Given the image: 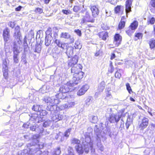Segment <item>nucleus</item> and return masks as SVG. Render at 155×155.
I'll return each instance as SVG.
<instances>
[{"instance_id":"42","label":"nucleus","mask_w":155,"mask_h":155,"mask_svg":"<svg viewBox=\"0 0 155 155\" xmlns=\"http://www.w3.org/2000/svg\"><path fill=\"white\" fill-rule=\"evenodd\" d=\"M126 86L127 89L128 91V92L130 93L131 92H132V90L130 86V84L129 83H127L126 84Z\"/></svg>"},{"instance_id":"26","label":"nucleus","mask_w":155,"mask_h":155,"mask_svg":"<svg viewBox=\"0 0 155 155\" xmlns=\"http://www.w3.org/2000/svg\"><path fill=\"white\" fill-rule=\"evenodd\" d=\"M81 141L77 138H74L71 140V143L73 145H78L80 144Z\"/></svg>"},{"instance_id":"55","label":"nucleus","mask_w":155,"mask_h":155,"mask_svg":"<svg viewBox=\"0 0 155 155\" xmlns=\"http://www.w3.org/2000/svg\"><path fill=\"white\" fill-rule=\"evenodd\" d=\"M120 9V6H117L115 8V12L116 13H117L119 12Z\"/></svg>"},{"instance_id":"49","label":"nucleus","mask_w":155,"mask_h":155,"mask_svg":"<svg viewBox=\"0 0 155 155\" xmlns=\"http://www.w3.org/2000/svg\"><path fill=\"white\" fill-rule=\"evenodd\" d=\"M80 10L79 7L77 6H75L73 8V11L75 12H77Z\"/></svg>"},{"instance_id":"56","label":"nucleus","mask_w":155,"mask_h":155,"mask_svg":"<svg viewBox=\"0 0 155 155\" xmlns=\"http://www.w3.org/2000/svg\"><path fill=\"white\" fill-rule=\"evenodd\" d=\"M106 16L108 17L110 16L111 15V12L110 11H107L106 10Z\"/></svg>"},{"instance_id":"1","label":"nucleus","mask_w":155,"mask_h":155,"mask_svg":"<svg viewBox=\"0 0 155 155\" xmlns=\"http://www.w3.org/2000/svg\"><path fill=\"white\" fill-rule=\"evenodd\" d=\"M91 132H86L84 134L85 138V142L83 143L84 147L81 144L78 145H75V148L76 151L79 154H82L84 150L87 153L90 149H92L93 143L91 141Z\"/></svg>"},{"instance_id":"41","label":"nucleus","mask_w":155,"mask_h":155,"mask_svg":"<svg viewBox=\"0 0 155 155\" xmlns=\"http://www.w3.org/2000/svg\"><path fill=\"white\" fill-rule=\"evenodd\" d=\"M61 151L60 147H58L54 151V153L53 155H59L61 153Z\"/></svg>"},{"instance_id":"53","label":"nucleus","mask_w":155,"mask_h":155,"mask_svg":"<svg viewBox=\"0 0 155 155\" xmlns=\"http://www.w3.org/2000/svg\"><path fill=\"white\" fill-rule=\"evenodd\" d=\"M8 25L11 27L13 28L15 26V23L14 22L11 21V22H10L8 23Z\"/></svg>"},{"instance_id":"7","label":"nucleus","mask_w":155,"mask_h":155,"mask_svg":"<svg viewBox=\"0 0 155 155\" xmlns=\"http://www.w3.org/2000/svg\"><path fill=\"white\" fill-rule=\"evenodd\" d=\"M94 19L91 17L90 13L87 12H86L85 15L83 16L81 19V23L84 24L88 22H94Z\"/></svg>"},{"instance_id":"6","label":"nucleus","mask_w":155,"mask_h":155,"mask_svg":"<svg viewBox=\"0 0 155 155\" xmlns=\"http://www.w3.org/2000/svg\"><path fill=\"white\" fill-rule=\"evenodd\" d=\"M138 25V23L137 21H135L131 23L126 31V32L127 34L129 36L131 35V34L134 32V31L137 28Z\"/></svg>"},{"instance_id":"33","label":"nucleus","mask_w":155,"mask_h":155,"mask_svg":"<svg viewBox=\"0 0 155 155\" xmlns=\"http://www.w3.org/2000/svg\"><path fill=\"white\" fill-rule=\"evenodd\" d=\"M71 128H69L66 130L64 132V136L66 137H68L70 134V132H71Z\"/></svg>"},{"instance_id":"44","label":"nucleus","mask_w":155,"mask_h":155,"mask_svg":"<svg viewBox=\"0 0 155 155\" xmlns=\"http://www.w3.org/2000/svg\"><path fill=\"white\" fill-rule=\"evenodd\" d=\"M135 37L137 38V39H140L142 38L143 37V34L140 33H137L135 34Z\"/></svg>"},{"instance_id":"17","label":"nucleus","mask_w":155,"mask_h":155,"mask_svg":"<svg viewBox=\"0 0 155 155\" xmlns=\"http://www.w3.org/2000/svg\"><path fill=\"white\" fill-rule=\"evenodd\" d=\"M121 41V36L119 34H116L114 37V43L118 46L120 44Z\"/></svg>"},{"instance_id":"3","label":"nucleus","mask_w":155,"mask_h":155,"mask_svg":"<svg viewBox=\"0 0 155 155\" xmlns=\"http://www.w3.org/2000/svg\"><path fill=\"white\" fill-rule=\"evenodd\" d=\"M84 75V73L82 71L74 73L73 74V81L74 82L72 83L74 84H77L80 82L81 80L82 79Z\"/></svg>"},{"instance_id":"28","label":"nucleus","mask_w":155,"mask_h":155,"mask_svg":"<svg viewBox=\"0 0 155 155\" xmlns=\"http://www.w3.org/2000/svg\"><path fill=\"white\" fill-rule=\"evenodd\" d=\"M51 38V37H49V36H46L45 38V45L47 46H49L50 43H51V40H50V38Z\"/></svg>"},{"instance_id":"23","label":"nucleus","mask_w":155,"mask_h":155,"mask_svg":"<svg viewBox=\"0 0 155 155\" xmlns=\"http://www.w3.org/2000/svg\"><path fill=\"white\" fill-rule=\"evenodd\" d=\"M78 60L75 58H73L71 60H70L68 63V65L70 67H72L77 64L78 62Z\"/></svg>"},{"instance_id":"46","label":"nucleus","mask_w":155,"mask_h":155,"mask_svg":"<svg viewBox=\"0 0 155 155\" xmlns=\"http://www.w3.org/2000/svg\"><path fill=\"white\" fill-rule=\"evenodd\" d=\"M41 49V46L40 45H38L36 47L35 52L39 53L40 52Z\"/></svg>"},{"instance_id":"27","label":"nucleus","mask_w":155,"mask_h":155,"mask_svg":"<svg viewBox=\"0 0 155 155\" xmlns=\"http://www.w3.org/2000/svg\"><path fill=\"white\" fill-rule=\"evenodd\" d=\"M24 49L25 51H27L28 49V45L27 43V38L26 36L25 37L24 39Z\"/></svg>"},{"instance_id":"29","label":"nucleus","mask_w":155,"mask_h":155,"mask_svg":"<svg viewBox=\"0 0 155 155\" xmlns=\"http://www.w3.org/2000/svg\"><path fill=\"white\" fill-rule=\"evenodd\" d=\"M70 37V35L68 33H62L61 35V37L66 39H68Z\"/></svg>"},{"instance_id":"31","label":"nucleus","mask_w":155,"mask_h":155,"mask_svg":"<svg viewBox=\"0 0 155 155\" xmlns=\"http://www.w3.org/2000/svg\"><path fill=\"white\" fill-rule=\"evenodd\" d=\"M93 98L91 97H89L85 101L86 104L88 105L92 103Z\"/></svg>"},{"instance_id":"18","label":"nucleus","mask_w":155,"mask_h":155,"mask_svg":"<svg viewBox=\"0 0 155 155\" xmlns=\"http://www.w3.org/2000/svg\"><path fill=\"white\" fill-rule=\"evenodd\" d=\"M133 0H127L126 2L125 11L127 13V16L128 13L130 12L131 11V6Z\"/></svg>"},{"instance_id":"2","label":"nucleus","mask_w":155,"mask_h":155,"mask_svg":"<svg viewBox=\"0 0 155 155\" xmlns=\"http://www.w3.org/2000/svg\"><path fill=\"white\" fill-rule=\"evenodd\" d=\"M55 96H52L51 97H45L44 99V101L48 105L47 107V109L48 110L52 111L54 110V107H56V105L59 103L58 98L64 99L66 98V96H64L63 97H61V93H59L55 94Z\"/></svg>"},{"instance_id":"60","label":"nucleus","mask_w":155,"mask_h":155,"mask_svg":"<svg viewBox=\"0 0 155 155\" xmlns=\"http://www.w3.org/2000/svg\"><path fill=\"white\" fill-rule=\"evenodd\" d=\"M131 124L130 123L129 121H128L126 123V128L127 129H128L129 128V127L130 125Z\"/></svg>"},{"instance_id":"10","label":"nucleus","mask_w":155,"mask_h":155,"mask_svg":"<svg viewBox=\"0 0 155 155\" xmlns=\"http://www.w3.org/2000/svg\"><path fill=\"white\" fill-rule=\"evenodd\" d=\"M121 117V115L118 113L116 114H113L110 115L109 120L111 123H117L120 120Z\"/></svg>"},{"instance_id":"20","label":"nucleus","mask_w":155,"mask_h":155,"mask_svg":"<svg viewBox=\"0 0 155 155\" xmlns=\"http://www.w3.org/2000/svg\"><path fill=\"white\" fill-rule=\"evenodd\" d=\"M95 134L97 136V139L98 141H100V138L101 137H103L101 134V131L97 127V125H95L94 129Z\"/></svg>"},{"instance_id":"32","label":"nucleus","mask_w":155,"mask_h":155,"mask_svg":"<svg viewBox=\"0 0 155 155\" xmlns=\"http://www.w3.org/2000/svg\"><path fill=\"white\" fill-rule=\"evenodd\" d=\"M39 106L37 105H34L32 107V110L35 111H40L41 108H39Z\"/></svg>"},{"instance_id":"14","label":"nucleus","mask_w":155,"mask_h":155,"mask_svg":"<svg viewBox=\"0 0 155 155\" xmlns=\"http://www.w3.org/2000/svg\"><path fill=\"white\" fill-rule=\"evenodd\" d=\"M64 119V116L56 112L54 113L51 116L52 120L54 121L57 122Z\"/></svg>"},{"instance_id":"35","label":"nucleus","mask_w":155,"mask_h":155,"mask_svg":"<svg viewBox=\"0 0 155 155\" xmlns=\"http://www.w3.org/2000/svg\"><path fill=\"white\" fill-rule=\"evenodd\" d=\"M38 147L39 148H37L36 150H35V152H36L37 151L38 153L39 154H41V151H40L39 149H42L43 148V144H42L40 145L38 144Z\"/></svg>"},{"instance_id":"30","label":"nucleus","mask_w":155,"mask_h":155,"mask_svg":"<svg viewBox=\"0 0 155 155\" xmlns=\"http://www.w3.org/2000/svg\"><path fill=\"white\" fill-rule=\"evenodd\" d=\"M155 22V19L153 17L149 18L147 20V23L148 25L151 24H153Z\"/></svg>"},{"instance_id":"16","label":"nucleus","mask_w":155,"mask_h":155,"mask_svg":"<svg viewBox=\"0 0 155 155\" xmlns=\"http://www.w3.org/2000/svg\"><path fill=\"white\" fill-rule=\"evenodd\" d=\"M82 67L80 64H75L72 67L71 71L72 73H76L82 71Z\"/></svg>"},{"instance_id":"22","label":"nucleus","mask_w":155,"mask_h":155,"mask_svg":"<svg viewBox=\"0 0 155 155\" xmlns=\"http://www.w3.org/2000/svg\"><path fill=\"white\" fill-rule=\"evenodd\" d=\"M100 38L104 40H105L108 37V33L105 31H102L99 33Z\"/></svg>"},{"instance_id":"9","label":"nucleus","mask_w":155,"mask_h":155,"mask_svg":"<svg viewBox=\"0 0 155 155\" xmlns=\"http://www.w3.org/2000/svg\"><path fill=\"white\" fill-rule=\"evenodd\" d=\"M3 37L5 44L8 43L10 38V30L8 28H5L3 31Z\"/></svg>"},{"instance_id":"50","label":"nucleus","mask_w":155,"mask_h":155,"mask_svg":"<svg viewBox=\"0 0 155 155\" xmlns=\"http://www.w3.org/2000/svg\"><path fill=\"white\" fill-rule=\"evenodd\" d=\"M30 130L32 131H35L36 129V124H34L33 125H32L31 126H30Z\"/></svg>"},{"instance_id":"11","label":"nucleus","mask_w":155,"mask_h":155,"mask_svg":"<svg viewBox=\"0 0 155 155\" xmlns=\"http://www.w3.org/2000/svg\"><path fill=\"white\" fill-rule=\"evenodd\" d=\"M54 43H55L58 46L61 48L62 49V50L61 49L60 51H58V50H59V49L57 48V50L56 51V53L58 54H61L64 49L65 46L66 45V44L65 43H62L61 42L60 40L57 39L55 40L54 41Z\"/></svg>"},{"instance_id":"51","label":"nucleus","mask_w":155,"mask_h":155,"mask_svg":"<svg viewBox=\"0 0 155 155\" xmlns=\"http://www.w3.org/2000/svg\"><path fill=\"white\" fill-rule=\"evenodd\" d=\"M74 32L79 36H80L81 35V31L79 29L75 30L74 31Z\"/></svg>"},{"instance_id":"43","label":"nucleus","mask_w":155,"mask_h":155,"mask_svg":"<svg viewBox=\"0 0 155 155\" xmlns=\"http://www.w3.org/2000/svg\"><path fill=\"white\" fill-rule=\"evenodd\" d=\"M92 119L91 122L92 123H96L97 120V117L96 116H92Z\"/></svg>"},{"instance_id":"64","label":"nucleus","mask_w":155,"mask_h":155,"mask_svg":"<svg viewBox=\"0 0 155 155\" xmlns=\"http://www.w3.org/2000/svg\"><path fill=\"white\" fill-rule=\"evenodd\" d=\"M128 121H129L130 123H132V120L130 118L129 116L127 117V122Z\"/></svg>"},{"instance_id":"58","label":"nucleus","mask_w":155,"mask_h":155,"mask_svg":"<svg viewBox=\"0 0 155 155\" xmlns=\"http://www.w3.org/2000/svg\"><path fill=\"white\" fill-rule=\"evenodd\" d=\"M3 76L5 79H8V73H3Z\"/></svg>"},{"instance_id":"13","label":"nucleus","mask_w":155,"mask_h":155,"mask_svg":"<svg viewBox=\"0 0 155 155\" xmlns=\"http://www.w3.org/2000/svg\"><path fill=\"white\" fill-rule=\"evenodd\" d=\"M90 8L91 10L92 15L94 17H96L99 14V11L98 6L95 5H91Z\"/></svg>"},{"instance_id":"62","label":"nucleus","mask_w":155,"mask_h":155,"mask_svg":"<svg viewBox=\"0 0 155 155\" xmlns=\"http://www.w3.org/2000/svg\"><path fill=\"white\" fill-rule=\"evenodd\" d=\"M21 8H22V7L21 6H19L18 7L16 8H15V10L16 11H20L21 10Z\"/></svg>"},{"instance_id":"4","label":"nucleus","mask_w":155,"mask_h":155,"mask_svg":"<svg viewBox=\"0 0 155 155\" xmlns=\"http://www.w3.org/2000/svg\"><path fill=\"white\" fill-rule=\"evenodd\" d=\"M74 86V84L72 83L71 82H68L66 84H64L59 89L60 93H65L68 92L70 91V87Z\"/></svg>"},{"instance_id":"24","label":"nucleus","mask_w":155,"mask_h":155,"mask_svg":"<svg viewBox=\"0 0 155 155\" xmlns=\"http://www.w3.org/2000/svg\"><path fill=\"white\" fill-rule=\"evenodd\" d=\"M105 86V83L104 81H102L99 84L98 87V91L99 92H102L104 89Z\"/></svg>"},{"instance_id":"12","label":"nucleus","mask_w":155,"mask_h":155,"mask_svg":"<svg viewBox=\"0 0 155 155\" xmlns=\"http://www.w3.org/2000/svg\"><path fill=\"white\" fill-rule=\"evenodd\" d=\"M42 120V118L40 116L37 114H33L30 116L29 121H32L34 123H38L41 122Z\"/></svg>"},{"instance_id":"63","label":"nucleus","mask_w":155,"mask_h":155,"mask_svg":"<svg viewBox=\"0 0 155 155\" xmlns=\"http://www.w3.org/2000/svg\"><path fill=\"white\" fill-rule=\"evenodd\" d=\"M100 54L99 50L98 51H97V52L95 53V55L96 56H98Z\"/></svg>"},{"instance_id":"38","label":"nucleus","mask_w":155,"mask_h":155,"mask_svg":"<svg viewBox=\"0 0 155 155\" xmlns=\"http://www.w3.org/2000/svg\"><path fill=\"white\" fill-rule=\"evenodd\" d=\"M120 72V70H118L116 72L115 74V77L116 78H118L119 79L120 78V77H121V74Z\"/></svg>"},{"instance_id":"48","label":"nucleus","mask_w":155,"mask_h":155,"mask_svg":"<svg viewBox=\"0 0 155 155\" xmlns=\"http://www.w3.org/2000/svg\"><path fill=\"white\" fill-rule=\"evenodd\" d=\"M35 12L36 13L40 14L43 12V10L41 8H38L35 9Z\"/></svg>"},{"instance_id":"37","label":"nucleus","mask_w":155,"mask_h":155,"mask_svg":"<svg viewBox=\"0 0 155 155\" xmlns=\"http://www.w3.org/2000/svg\"><path fill=\"white\" fill-rule=\"evenodd\" d=\"M73 151V148L71 147H69L68 148V154L67 155H74Z\"/></svg>"},{"instance_id":"47","label":"nucleus","mask_w":155,"mask_h":155,"mask_svg":"<svg viewBox=\"0 0 155 155\" xmlns=\"http://www.w3.org/2000/svg\"><path fill=\"white\" fill-rule=\"evenodd\" d=\"M62 12H63L64 14H66V15H68L70 14L71 13V11H70L69 10H62Z\"/></svg>"},{"instance_id":"36","label":"nucleus","mask_w":155,"mask_h":155,"mask_svg":"<svg viewBox=\"0 0 155 155\" xmlns=\"http://www.w3.org/2000/svg\"><path fill=\"white\" fill-rule=\"evenodd\" d=\"M125 22L124 21H121L119 25V28L120 29H122L124 27L125 25Z\"/></svg>"},{"instance_id":"59","label":"nucleus","mask_w":155,"mask_h":155,"mask_svg":"<svg viewBox=\"0 0 155 155\" xmlns=\"http://www.w3.org/2000/svg\"><path fill=\"white\" fill-rule=\"evenodd\" d=\"M29 124H30V123L28 122L27 123L24 124H23V127L25 128H27L28 127Z\"/></svg>"},{"instance_id":"45","label":"nucleus","mask_w":155,"mask_h":155,"mask_svg":"<svg viewBox=\"0 0 155 155\" xmlns=\"http://www.w3.org/2000/svg\"><path fill=\"white\" fill-rule=\"evenodd\" d=\"M28 37L30 38L34 37V32L33 30H31L29 31L28 33Z\"/></svg>"},{"instance_id":"25","label":"nucleus","mask_w":155,"mask_h":155,"mask_svg":"<svg viewBox=\"0 0 155 155\" xmlns=\"http://www.w3.org/2000/svg\"><path fill=\"white\" fill-rule=\"evenodd\" d=\"M149 44L151 49L155 47V39H150L149 41Z\"/></svg>"},{"instance_id":"21","label":"nucleus","mask_w":155,"mask_h":155,"mask_svg":"<svg viewBox=\"0 0 155 155\" xmlns=\"http://www.w3.org/2000/svg\"><path fill=\"white\" fill-rule=\"evenodd\" d=\"M76 104V103L75 102L70 101L63 104L62 107L64 109L74 107Z\"/></svg>"},{"instance_id":"39","label":"nucleus","mask_w":155,"mask_h":155,"mask_svg":"<svg viewBox=\"0 0 155 155\" xmlns=\"http://www.w3.org/2000/svg\"><path fill=\"white\" fill-rule=\"evenodd\" d=\"M51 122L50 120H47L43 124V126L44 127H46L51 124Z\"/></svg>"},{"instance_id":"52","label":"nucleus","mask_w":155,"mask_h":155,"mask_svg":"<svg viewBox=\"0 0 155 155\" xmlns=\"http://www.w3.org/2000/svg\"><path fill=\"white\" fill-rule=\"evenodd\" d=\"M97 146L99 148V149L101 151H102L103 150L104 148L103 146L100 143H97Z\"/></svg>"},{"instance_id":"15","label":"nucleus","mask_w":155,"mask_h":155,"mask_svg":"<svg viewBox=\"0 0 155 155\" xmlns=\"http://www.w3.org/2000/svg\"><path fill=\"white\" fill-rule=\"evenodd\" d=\"M89 87L88 85L85 84L78 91L77 94L78 96H81L84 94L89 89Z\"/></svg>"},{"instance_id":"61","label":"nucleus","mask_w":155,"mask_h":155,"mask_svg":"<svg viewBox=\"0 0 155 155\" xmlns=\"http://www.w3.org/2000/svg\"><path fill=\"white\" fill-rule=\"evenodd\" d=\"M116 56L114 54V53H112L111 54L110 56V59L111 60H113L114 58H115Z\"/></svg>"},{"instance_id":"8","label":"nucleus","mask_w":155,"mask_h":155,"mask_svg":"<svg viewBox=\"0 0 155 155\" xmlns=\"http://www.w3.org/2000/svg\"><path fill=\"white\" fill-rule=\"evenodd\" d=\"M20 28L18 26H16L15 28V32L14 34V37L15 38H16V40L15 41L17 44L20 45L21 43V41L20 40Z\"/></svg>"},{"instance_id":"5","label":"nucleus","mask_w":155,"mask_h":155,"mask_svg":"<svg viewBox=\"0 0 155 155\" xmlns=\"http://www.w3.org/2000/svg\"><path fill=\"white\" fill-rule=\"evenodd\" d=\"M20 48V45L17 44L15 42H14L13 48V58L14 62L18 63V61L17 56L20 53L19 49Z\"/></svg>"},{"instance_id":"19","label":"nucleus","mask_w":155,"mask_h":155,"mask_svg":"<svg viewBox=\"0 0 155 155\" xmlns=\"http://www.w3.org/2000/svg\"><path fill=\"white\" fill-rule=\"evenodd\" d=\"M149 120L148 118L146 117H144L142 120L140 127L141 129H143L147 127L148 124Z\"/></svg>"},{"instance_id":"34","label":"nucleus","mask_w":155,"mask_h":155,"mask_svg":"<svg viewBox=\"0 0 155 155\" xmlns=\"http://www.w3.org/2000/svg\"><path fill=\"white\" fill-rule=\"evenodd\" d=\"M74 47L76 49H81V45L78 41H76L75 42Z\"/></svg>"},{"instance_id":"54","label":"nucleus","mask_w":155,"mask_h":155,"mask_svg":"<svg viewBox=\"0 0 155 155\" xmlns=\"http://www.w3.org/2000/svg\"><path fill=\"white\" fill-rule=\"evenodd\" d=\"M150 4L152 6L155 7V0H151Z\"/></svg>"},{"instance_id":"57","label":"nucleus","mask_w":155,"mask_h":155,"mask_svg":"<svg viewBox=\"0 0 155 155\" xmlns=\"http://www.w3.org/2000/svg\"><path fill=\"white\" fill-rule=\"evenodd\" d=\"M7 66V63L6 59L3 60V65L2 66Z\"/></svg>"},{"instance_id":"40","label":"nucleus","mask_w":155,"mask_h":155,"mask_svg":"<svg viewBox=\"0 0 155 155\" xmlns=\"http://www.w3.org/2000/svg\"><path fill=\"white\" fill-rule=\"evenodd\" d=\"M39 114L41 116H45L47 114V111L45 110H41L40 109L39 111Z\"/></svg>"}]
</instances>
